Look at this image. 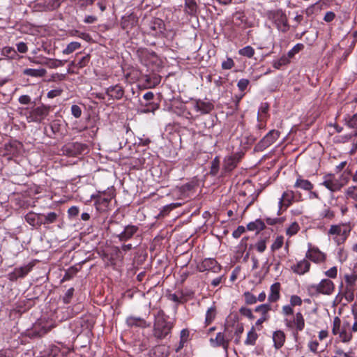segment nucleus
<instances>
[{"instance_id":"nucleus-1","label":"nucleus","mask_w":357,"mask_h":357,"mask_svg":"<svg viewBox=\"0 0 357 357\" xmlns=\"http://www.w3.org/2000/svg\"><path fill=\"white\" fill-rule=\"evenodd\" d=\"M172 328L171 323L165 320L163 312H158L154 323V336L158 339H163L170 333Z\"/></svg>"},{"instance_id":"nucleus-2","label":"nucleus","mask_w":357,"mask_h":357,"mask_svg":"<svg viewBox=\"0 0 357 357\" xmlns=\"http://www.w3.org/2000/svg\"><path fill=\"white\" fill-rule=\"evenodd\" d=\"M307 289L312 294L331 295L335 289V284L329 279H323L318 284L310 285Z\"/></svg>"},{"instance_id":"nucleus-3","label":"nucleus","mask_w":357,"mask_h":357,"mask_svg":"<svg viewBox=\"0 0 357 357\" xmlns=\"http://www.w3.org/2000/svg\"><path fill=\"white\" fill-rule=\"evenodd\" d=\"M305 258L316 264H321L325 261L326 256L325 253L320 251L317 248L310 247L306 252Z\"/></svg>"},{"instance_id":"nucleus-4","label":"nucleus","mask_w":357,"mask_h":357,"mask_svg":"<svg viewBox=\"0 0 357 357\" xmlns=\"http://www.w3.org/2000/svg\"><path fill=\"white\" fill-rule=\"evenodd\" d=\"M200 272L206 271H211L213 273H218L220 271L221 267L214 259H205L197 266Z\"/></svg>"},{"instance_id":"nucleus-5","label":"nucleus","mask_w":357,"mask_h":357,"mask_svg":"<svg viewBox=\"0 0 357 357\" xmlns=\"http://www.w3.org/2000/svg\"><path fill=\"white\" fill-rule=\"evenodd\" d=\"M63 0H38L36 7L41 11H49L56 9L59 7Z\"/></svg>"},{"instance_id":"nucleus-6","label":"nucleus","mask_w":357,"mask_h":357,"mask_svg":"<svg viewBox=\"0 0 357 357\" xmlns=\"http://www.w3.org/2000/svg\"><path fill=\"white\" fill-rule=\"evenodd\" d=\"M322 184L331 192H335L340 190L343 185L342 183H341L333 175L331 174L324 176V180Z\"/></svg>"},{"instance_id":"nucleus-7","label":"nucleus","mask_w":357,"mask_h":357,"mask_svg":"<svg viewBox=\"0 0 357 357\" xmlns=\"http://www.w3.org/2000/svg\"><path fill=\"white\" fill-rule=\"evenodd\" d=\"M271 310V306L270 304H261L257 306L255 311L259 312L261 314V317L256 321V325H260L262 323L269 319L270 316L268 312Z\"/></svg>"},{"instance_id":"nucleus-8","label":"nucleus","mask_w":357,"mask_h":357,"mask_svg":"<svg viewBox=\"0 0 357 357\" xmlns=\"http://www.w3.org/2000/svg\"><path fill=\"white\" fill-rule=\"evenodd\" d=\"M310 266L311 264L310 261L305 258L292 266L291 270L298 275H304L310 271Z\"/></svg>"},{"instance_id":"nucleus-9","label":"nucleus","mask_w":357,"mask_h":357,"mask_svg":"<svg viewBox=\"0 0 357 357\" xmlns=\"http://www.w3.org/2000/svg\"><path fill=\"white\" fill-rule=\"evenodd\" d=\"M32 266L30 264L22 267L16 268L14 271L8 274V278L10 280H16L18 278L24 277L31 270Z\"/></svg>"},{"instance_id":"nucleus-10","label":"nucleus","mask_w":357,"mask_h":357,"mask_svg":"<svg viewBox=\"0 0 357 357\" xmlns=\"http://www.w3.org/2000/svg\"><path fill=\"white\" fill-rule=\"evenodd\" d=\"M280 132L276 130L269 131L261 140L260 144L262 147H268L273 144L279 137Z\"/></svg>"},{"instance_id":"nucleus-11","label":"nucleus","mask_w":357,"mask_h":357,"mask_svg":"<svg viewBox=\"0 0 357 357\" xmlns=\"http://www.w3.org/2000/svg\"><path fill=\"white\" fill-rule=\"evenodd\" d=\"M138 231V227L135 225H127L124 230L117 236L121 241H126L131 238Z\"/></svg>"},{"instance_id":"nucleus-12","label":"nucleus","mask_w":357,"mask_h":357,"mask_svg":"<svg viewBox=\"0 0 357 357\" xmlns=\"http://www.w3.org/2000/svg\"><path fill=\"white\" fill-rule=\"evenodd\" d=\"M241 158V155L239 153L227 157L224 161L225 169L227 171L232 170L235 168Z\"/></svg>"},{"instance_id":"nucleus-13","label":"nucleus","mask_w":357,"mask_h":357,"mask_svg":"<svg viewBox=\"0 0 357 357\" xmlns=\"http://www.w3.org/2000/svg\"><path fill=\"white\" fill-rule=\"evenodd\" d=\"M294 198V193L293 191L287 190L284 192L279 201V205L280 208H287L288 206H289L291 204Z\"/></svg>"},{"instance_id":"nucleus-14","label":"nucleus","mask_w":357,"mask_h":357,"mask_svg":"<svg viewBox=\"0 0 357 357\" xmlns=\"http://www.w3.org/2000/svg\"><path fill=\"white\" fill-rule=\"evenodd\" d=\"M43 214L35 213L33 212L28 213L25 216L26 221L31 226L40 227L42 225L41 217Z\"/></svg>"},{"instance_id":"nucleus-15","label":"nucleus","mask_w":357,"mask_h":357,"mask_svg":"<svg viewBox=\"0 0 357 357\" xmlns=\"http://www.w3.org/2000/svg\"><path fill=\"white\" fill-rule=\"evenodd\" d=\"M285 334L282 331L278 330L275 331L273 334L274 347L276 349H280L285 342Z\"/></svg>"},{"instance_id":"nucleus-16","label":"nucleus","mask_w":357,"mask_h":357,"mask_svg":"<svg viewBox=\"0 0 357 357\" xmlns=\"http://www.w3.org/2000/svg\"><path fill=\"white\" fill-rule=\"evenodd\" d=\"M280 284L275 282L271 286L270 294L268 295V301L271 303L276 302L280 297Z\"/></svg>"},{"instance_id":"nucleus-17","label":"nucleus","mask_w":357,"mask_h":357,"mask_svg":"<svg viewBox=\"0 0 357 357\" xmlns=\"http://www.w3.org/2000/svg\"><path fill=\"white\" fill-rule=\"evenodd\" d=\"M49 110L46 107H38L31 112V116L35 121L43 120L47 114Z\"/></svg>"},{"instance_id":"nucleus-18","label":"nucleus","mask_w":357,"mask_h":357,"mask_svg":"<svg viewBox=\"0 0 357 357\" xmlns=\"http://www.w3.org/2000/svg\"><path fill=\"white\" fill-rule=\"evenodd\" d=\"M210 341L213 347L221 346L225 351L227 350L229 343L228 341L225 339V336L222 333H217L215 338H211Z\"/></svg>"},{"instance_id":"nucleus-19","label":"nucleus","mask_w":357,"mask_h":357,"mask_svg":"<svg viewBox=\"0 0 357 357\" xmlns=\"http://www.w3.org/2000/svg\"><path fill=\"white\" fill-rule=\"evenodd\" d=\"M106 93L114 99H120L123 96V88L119 85L110 86L106 89Z\"/></svg>"},{"instance_id":"nucleus-20","label":"nucleus","mask_w":357,"mask_h":357,"mask_svg":"<svg viewBox=\"0 0 357 357\" xmlns=\"http://www.w3.org/2000/svg\"><path fill=\"white\" fill-rule=\"evenodd\" d=\"M195 107L197 112H200L202 114H208L213 109V105L209 102L199 100L196 102Z\"/></svg>"},{"instance_id":"nucleus-21","label":"nucleus","mask_w":357,"mask_h":357,"mask_svg":"<svg viewBox=\"0 0 357 357\" xmlns=\"http://www.w3.org/2000/svg\"><path fill=\"white\" fill-rule=\"evenodd\" d=\"M294 188L310 191L313 188V185L308 180L299 177L294 184Z\"/></svg>"},{"instance_id":"nucleus-22","label":"nucleus","mask_w":357,"mask_h":357,"mask_svg":"<svg viewBox=\"0 0 357 357\" xmlns=\"http://www.w3.org/2000/svg\"><path fill=\"white\" fill-rule=\"evenodd\" d=\"M47 71L44 68L39 69H32V68H26L24 70L23 73L26 75L35 77H43L46 74Z\"/></svg>"},{"instance_id":"nucleus-23","label":"nucleus","mask_w":357,"mask_h":357,"mask_svg":"<svg viewBox=\"0 0 357 357\" xmlns=\"http://www.w3.org/2000/svg\"><path fill=\"white\" fill-rule=\"evenodd\" d=\"M294 327L297 331H301L305 327V320L301 312H297L294 317Z\"/></svg>"},{"instance_id":"nucleus-24","label":"nucleus","mask_w":357,"mask_h":357,"mask_svg":"<svg viewBox=\"0 0 357 357\" xmlns=\"http://www.w3.org/2000/svg\"><path fill=\"white\" fill-rule=\"evenodd\" d=\"M126 323L130 326H139V327H145L146 326V321L140 318V317H130L127 318Z\"/></svg>"},{"instance_id":"nucleus-25","label":"nucleus","mask_w":357,"mask_h":357,"mask_svg":"<svg viewBox=\"0 0 357 357\" xmlns=\"http://www.w3.org/2000/svg\"><path fill=\"white\" fill-rule=\"evenodd\" d=\"M58 215L55 212H50L46 215L43 214L41 217L42 225H49L56 221Z\"/></svg>"},{"instance_id":"nucleus-26","label":"nucleus","mask_w":357,"mask_h":357,"mask_svg":"<svg viewBox=\"0 0 357 357\" xmlns=\"http://www.w3.org/2000/svg\"><path fill=\"white\" fill-rule=\"evenodd\" d=\"M247 228L250 231H259L265 228V224L261 220H256L255 222H251L247 225Z\"/></svg>"},{"instance_id":"nucleus-27","label":"nucleus","mask_w":357,"mask_h":357,"mask_svg":"<svg viewBox=\"0 0 357 357\" xmlns=\"http://www.w3.org/2000/svg\"><path fill=\"white\" fill-rule=\"evenodd\" d=\"M268 109L269 105L267 102L261 103L258 112L257 119L259 121H263L266 119Z\"/></svg>"},{"instance_id":"nucleus-28","label":"nucleus","mask_w":357,"mask_h":357,"mask_svg":"<svg viewBox=\"0 0 357 357\" xmlns=\"http://www.w3.org/2000/svg\"><path fill=\"white\" fill-rule=\"evenodd\" d=\"M277 26L278 29L282 32H285L288 30V22L285 15H280V17L277 20Z\"/></svg>"},{"instance_id":"nucleus-29","label":"nucleus","mask_w":357,"mask_h":357,"mask_svg":"<svg viewBox=\"0 0 357 357\" xmlns=\"http://www.w3.org/2000/svg\"><path fill=\"white\" fill-rule=\"evenodd\" d=\"M69 149L75 154H80L87 149V146L84 144L75 142L70 146Z\"/></svg>"},{"instance_id":"nucleus-30","label":"nucleus","mask_w":357,"mask_h":357,"mask_svg":"<svg viewBox=\"0 0 357 357\" xmlns=\"http://www.w3.org/2000/svg\"><path fill=\"white\" fill-rule=\"evenodd\" d=\"M257 337L258 335L256 333L254 327H252L247 335V337L245 340V344L246 345H254L256 342Z\"/></svg>"},{"instance_id":"nucleus-31","label":"nucleus","mask_w":357,"mask_h":357,"mask_svg":"<svg viewBox=\"0 0 357 357\" xmlns=\"http://www.w3.org/2000/svg\"><path fill=\"white\" fill-rule=\"evenodd\" d=\"M1 54L2 55L11 59H15L17 57V53L16 50L11 47H3L2 49Z\"/></svg>"},{"instance_id":"nucleus-32","label":"nucleus","mask_w":357,"mask_h":357,"mask_svg":"<svg viewBox=\"0 0 357 357\" xmlns=\"http://www.w3.org/2000/svg\"><path fill=\"white\" fill-rule=\"evenodd\" d=\"M80 47L81 44L79 42H71L67 45L62 52L63 54H70L74 51L79 49Z\"/></svg>"},{"instance_id":"nucleus-33","label":"nucleus","mask_w":357,"mask_h":357,"mask_svg":"<svg viewBox=\"0 0 357 357\" xmlns=\"http://www.w3.org/2000/svg\"><path fill=\"white\" fill-rule=\"evenodd\" d=\"M216 315L215 308L211 307L208 309L206 314L205 323L206 325H209L214 320Z\"/></svg>"},{"instance_id":"nucleus-34","label":"nucleus","mask_w":357,"mask_h":357,"mask_svg":"<svg viewBox=\"0 0 357 357\" xmlns=\"http://www.w3.org/2000/svg\"><path fill=\"white\" fill-rule=\"evenodd\" d=\"M238 54L241 56L251 58L255 54V50L250 45H248L238 50Z\"/></svg>"},{"instance_id":"nucleus-35","label":"nucleus","mask_w":357,"mask_h":357,"mask_svg":"<svg viewBox=\"0 0 357 357\" xmlns=\"http://www.w3.org/2000/svg\"><path fill=\"white\" fill-rule=\"evenodd\" d=\"M65 61L59 60V59H48L47 61L45 62V65L49 67L50 68H56L59 66H62L64 65Z\"/></svg>"},{"instance_id":"nucleus-36","label":"nucleus","mask_w":357,"mask_h":357,"mask_svg":"<svg viewBox=\"0 0 357 357\" xmlns=\"http://www.w3.org/2000/svg\"><path fill=\"white\" fill-rule=\"evenodd\" d=\"M344 280L346 282L347 287L354 288L355 282L357 280V274L345 275Z\"/></svg>"},{"instance_id":"nucleus-37","label":"nucleus","mask_w":357,"mask_h":357,"mask_svg":"<svg viewBox=\"0 0 357 357\" xmlns=\"http://www.w3.org/2000/svg\"><path fill=\"white\" fill-rule=\"evenodd\" d=\"M343 296L348 302H351L354 299V288L347 287L343 291Z\"/></svg>"},{"instance_id":"nucleus-38","label":"nucleus","mask_w":357,"mask_h":357,"mask_svg":"<svg viewBox=\"0 0 357 357\" xmlns=\"http://www.w3.org/2000/svg\"><path fill=\"white\" fill-rule=\"evenodd\" d=\"M328 234L340 236L341 234H346V231H342L340 225H332L328 231Z\"/></svg>"},{"instance_id":"nucleus-39","label":"nucleus","mask_w":357,"mask_h":357,"mask_svg":"<svg viewBox=\"0 0 357 357\" xmlns=\"http://www.w3.org/2000/svg\"><path fill=\"white\" fill-rule=\"evenodd\" d=\"M289 62V59L286 56H282L280 59L274 61L273 66L275 68L280 69V67L287 64Z\"/></svg>"},{"instance_id":"nucleus-40","label":"nucleus","mask_w":357,"mask_h":357,"mask_svg":"<svg viewBox=\"0 0 357 357\" xmlns=\"http://www.w3.org/2000/svg\"><path fill=\"white\" fill-rule=\"evenodd\" d=\"M299 228L298 224L294 222L287 229L286 233L288 236H291L298 231Z\"/></svg>"},{"instance_id":"nucleus-41","label":"nucleus","mask_w":357,"mask_h":357,"mask_svg":"<svg viewBox=\"0 0 357 357\" xmlns=\"http://www.w3.org/2000/svg\"><path fill=\"white\" fill-rule=\"evenodd\" d=\"M341 320L338 317H335L333 319L332 333L333 335L338 334L340 331Z\"/></svg>"},{"instance_id":"nucleus-42","label":"nucleus","mask_w":357,"mask_h":357,"mask_svg":"<svg viewBox=\"0 0 357 357\" xmlns=\"http://www.w3.org/2000/svg\"><path fill=\"white\" fill-rule=\"evenodd\" d=\"M284 243V237L282 236H278L271 245L272 250H277L282 248Z\"/></svg>"},{"instance_id":"nucleus-43","label":"nucleus","mask_w":357,"mask_h":357,"mask_svg":"<svg viewBox=\"0 0 357 357\" xmlns=\"http://www.w3.org/2000/svg\"><path fill=\"white\" fill-rule=\"evenodd\" d=\"M347 125L349 127L355 129L354 135H357V114H354L349 119V120L347 121Z\"/></svg>"},{"instance_id":"nucleus-44","label":"nucleus","mask_w":357,"mask_h":357,"mask_svg":"<svg viewBox=\"0 0 357 357\" xmlns=\"http://www.w3.org/2000/svg\"><path fill=\"white\" fill-rule=\"evenodd\" d=\"M338 334L340 335V337L343 342H349L353 337L351 333H347L344 330H342Z\"/></svg>"},{"instance_id":"nucleus-45","label":"nucleus","mask_w":357,"mask_h":357,"mask_svg":"<svg viewBox=\"0 0 357 357\" xmlns=\"http://www.w3.org/2000/svg\"><path fill=\"white\" fill-rule=\"evenodd\" d=\"M244 297L247 304L251 305L257 302V298L252 294L249 291L244 293Z\"/></svg>"},{"instance_id":"nucleus-46","label":"nucleus","mask_w":357,"mask_h":357,"mask_svg":"<svg viewBox=\"0 0 357 357\" xmlns=\"http://www.w3.org/2000/svg\"><path fill=\"white\" fill-rule=\"evenodd\" d=\"M302 299L297 295H293L290 298V305L291 306H300L302 305Z\"/></svg>"},{"instance_id":"nucleus-47","label":"nucleus","mask_w":357,"mask_h":357,"mask_svg":"<svg viewBox=\"0 0 357 357\" xmlns=\"http://www.w3.org/2000/svg\"><path fill=\"white\" fill-rule=\"evenodd\" d=\"M234 66V62L232 59L227 58L222 63V68L225 70L231 69Z\"/></svg>"},{"instance_id":"nucleus-48","label":"nucleus","mask_w":357,"mask_h":357,"mask_svg":"<svg viewBox=\"0 0 357 357\" xmlns=\"http://www.w3.org/2000/svg\"><path fill=\"white\" fill-rule=\"evenodd\" d=\"M249 83L250 81L248 79H241L238 82L237 86L241 91H244L247 89Z\"/></svg>"},{"instance_id":"nucleus-49","label":"nucleus","mask_w":357,"mask_h":357,"mask_svg":"<svg viewBox=\"0 0 357 357\" xmlns=\"http://www.w3.org/2000/svg\"><path fill=\"white\" fill-rule=\"evenodd\" d=\"M158 108V105L154 103H149L146 106V108L141 109V113H149V112H153L155 110H156Z\"/></svg>"},{"instance_id":"nucleus-50","label":"nucleus","mask_w":357,"mask_h":357,"mask_svg":"<svg viewBox=\"0 0 357 357\" xmlns=\"http://www.w3.org/2000/svg\"><path fill=\"white\" fill-rule=\"evenodd\" d=\"M326 276L330 278H335L337 275V269L336 266L331 268L329 270L325 272Z\"/></svg>"},{"instance_id":"nucleus-51","label":"nucleus","mask_w":357,"mask_h":357,"mask_svg":"<svg viewBox=\"0 0 357 357\" xmlns=\"http://www.w3.org/2000/svg\"><path fill=\"white\" fill-rule=\"evenodd\" d=\"M62 92H63V90L61 89H53V90L50 91L47 93V96L49 98H54L55 97L61 96Z\"/></svg>"},{"instance_id":"nucleus-52","label":"nucleus","mask_w":357,"mask_h":357,"mask_svg":"<svg viewBox=\"0 0 357 357\" xmlns=\"http://www.w3.org/2000/svg\"><path fill=\"white\" fill-rule=\"evenodd\" d=\"M71 112H72V114L75 117V118H79L80 117L81 114H82V110H81V108L78 106V105H73L72 107H71Z\"/></svg>"},{"instance_id":"nucleus-53","label":"nucleus","mask_w":357,"mask_h":357,"mask_svg":"<svg viewBox=\"0 0 357 357\" xmlns=\"http://www.w3.org/2000/svg\"><path fill=\"white\" fill-rule=\"evenodd\" d=\"M293 306L291 305H284L282 308V312L284 315H291L294 313Z\"/></svg>"},{"instance_id":"nucleus-54","label":"nucleus","mask_w":357,"mask_h":357,"mask_svg":"<svg viewBox=\"0 0 357 357\" xmlns=\"http://www.w3.org/2000/svg\"><path fill=\"white\" fill-rule=\"evenodd\" d=\"M73 293H74V289L73 287L70 288L67 290V291L63 298V302L65 303H68L70 302L71 298L73 297Z\"/></svg>"},{"instance_id":"nucleus-55","label":"nucleus","mask_w":357,"mask_h":357,"mask_svg":"<svg viewBox=\"0 0 357 357\" xmlns=\"http://www.w3.org/2000/svg\"><path fill=\"white\" fill-rule=\"evenodd\" d=\"M256 248L258 252H263L265 251L266 248V241L264 240H261L256 243Z\"/></svg>"},{"instance_id":"nucleus-56","label":"nucleus","mask_w":357,"mask_h":357,"mask_svg":"<svg viewBox=\"0 0 357 357\" xmlns=\"http://www.w3.org/2000/svg\"><path fill=\"white\" fill-rule=\"evenodd\" d=\"M168 298L175 303H179L182 302V296H178L177 294H171L168 296Z\"/></svg>"},{"instance_id":"nucleus-57","label":"nucleus","mask_w":357,"mask_h":357,"mask_svg":"<svg viewBox=\"0 0 357 357\" xmlns=\"http://www.w3.org/2000/svg\"><path fill=\"white\" fill-rule=\"evenodd\" d=\"M245 231V227L243 226H238L236 230L234 231L232 235L234 238H239L243 233Z\"/></svg>"},{"instance_id":"nucleus-58","label":"nucleus","mask_w":357,"mask_h":357,"mask_svg":"<svg viewBox=\"0 0 357 357\" xmlns=\"http://www.w3.org/2000/svg\"><path fill=\"white\" fill-rule=\"evenodd\" d=\"M218 167H219V160L218 158H215L214 160L213 161L212 165H211V174H213V175L216 174V173L218 172Z\"/></svg>"},{"instance_id":"nucleus-59","label":"nucleus","mask_w":357,"mask_h":357,"mask_svg":"<svg viewBox=\"0 0 357 357\" xmlns=\"http://www.w3.org/2000/svg\"><path fill=\"white\" fill-rule=\"evenodd\" d=\"M17 51L20 53H26L28 51V47L26 43L20 42L17 44Z\"/></svg>"},{"instance_id":"nucleus-60","label":"nucleus","mask_w":357,"mask_h":357,"mask_svg":"<svg viewBox=\"0 0 357 357\" xmlns=\"http://www.w3.org/2000/svg\"><path fill=\"white\" fill-rule=\"evenodd\" d=\"M240 312L241 313L250 318V319H252L253 318V315H252V310L249 308H246V307H242L241 310H240Z\"/></svg>"},{"instance_id":"nucleus-61","label":"nucleus","mask_w":357,"mask_h":357,"mask_svg":"<svg viewBox=\"0 0 357 357\" xmlns=\"http://www.w3.org/2000/svg\"><path fill=\"white\" fill-rule=\"evenodd\" d=\"M319 346V342L317 341H310L308 343V347L310 350L312 352H317V347Z\"/></svg>"},{"instance_id":"nucleus-62","label":"nucleus","mask_w":357,"mask_h":357,"mask_svg":"<svg viewBox=\"0 0 357 357\" xmlns=\"http://www.w3.org/2000/svg\"><path fill=\"white\" fill-rule=\"evenodd\" d=\"M19 102L23 105H27L31 102V98L27 95H22L19 98Z\"/></svg>"},{"instance_id":"nucleus-63","label":"nucleus","mask_w":357,"mask_h":357,"mask_svg":"<svg viewBox=\"0 0 357 357\" xmlns=\"http://www.w3.org/2000/svg\"><path fill=\"white\" fill-rule=\"evenodd\" d=\"M335 17V15L333 12H327L324 16V20L327 22H332Z\"/></svg>"},{"instance_id":"nucleus-64","label":"nucleus","mask_w":357,"mask_h":357,"mask_svg":"<svg viewBox=\"0 0 357 357\" xmlns=\"http://www.w3.org/2000/svg\"><path fill=\"white\" fill-rule=\"evenodd\" d=\"M188 336H189V331L187 329H183L181 331V341L186 342Z\"/></svg>"}]
</instances>
